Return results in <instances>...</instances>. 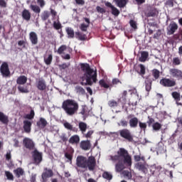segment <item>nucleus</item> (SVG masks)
<instances>
[{
  "label": "nucleus",
  "mask_w": 182,
  "mask_h": 182,
  "mask_svg": "<svg viewBox=\"0 0 182 182\" xmlns=\"http://www.w3.org/2000/svg\"><path fill=\"white\" fill-rule=\"evenodd\" d=\"M159 83L164 87H174V86L176 85V82L174 80L166 77L161 79Z\"/></svg>",
  "instance_id": "obj_6"
},
{
  "label": "nucleus",
  "mask_w": 182,
  "mask_h": 182,
  "mask_svg": "<svg viewBox=\"0 0 182 182\" xmlns=\"http://www.w3.org/2000/svg\"><path fill=\"white\" fill-rule=\"evenodd\" d=\"M156 15H157V9H151L147 14L149 18H150V16H156Z\"/></svg>",
  "instance_id": "obj_47"
},
{
  "label": "nucleus",
  "mask_w": 182,
  "mask_h": 182,
  "mask_svg": "<svg viewBox=\"0 0 182 182\" xmlns=\"http://www.w3.org/2000/svg\"><path fill=\"white\" fill-rule=\"evenodd\" d=\"M119 136L122 137V139H125L129 143H133L134 139H133V134L128 129H123L119 130Z\"/></svg>",
  "instance_id": "obj_4"
},
{
  "label": "nucleus",
  "mask_w": 182,
  "mask_h": 182,
  "mask_svg": "<svg viewBox=\"0 0 182 182\" xmlns=\"http://www.w3.org/2000/svg\"><path fill=\"white\" fill-rule=\"evenodd\" d=\"M119 8H124L127 5V0H114Z\"/></svg>",
  "instance_id": "obj_31"
},
{
  "label": "nucleus",
  "mask_w": 182,
  "mask_h": 182,
  "mask_svg": "<svg viewBox=\"0 0 182 182\" xmlns=\"http://www.w3.org/2000/svg\"><path fill=\"white\" fill-rule=\"evenodd\" d=\"M140 68V75H146V67L143 64L139 65Z\"/></svg>",
  "instance_id": "obj_57"
},
{
  "label": "nucleus",
  "mask_w": 182,
  "mask_h": 182,
  "mask_svg": "<svg viewBox=\"0 0 182 182\" xmlns=\"http://www.w3.org/2000/svg\"><path fill=\"white\" fill-rule=\"evenodd\" d=\"M17 89L18 92H20V93H29V90H28V87H25L23 85H18Z\"/></svg>",
  "instance_id": "obj_39"
},
{
  "label": "nucleus",
  "mask_w": 182,
  "mask_h": 182,
  "mask_svg": "<svg viewBox=\"0 0 182 182\" xmlns=\"http://www.w3.org/2000/svg\"><path fill=\"white\" fill-rule=\"evenodd\" d=\"M108 105L109 106V107H117L118 104L117 102L114 100H110L108 102Z\"/></svg>",
  "instance_id": "obj_53"
},
{
  "label": "nucleus",
  "mask_w": 182,
  "mask_h": 182,
  "mask_svg": "<svg viewBox=\"0 0 182 182\" xmlns=\"http://www.w3.org/2000/svg\"><path fill=\"white\" fill-rule=\"evenodd\" d=\"M7 4L5 0H0V8H6Z\"/></svg>",
  "instance_id": "obj_64"
},
{
  "label": "nucleus",
  "mask_w": 182,
  "mask_h": 182,
  "mask_svg": "<svg viewBox=\"0 0 182 182\" xmlns=\"http://www.w3.org/2000/svg\"><path fill=\"white\" fill-rule=\"evenodd\" d=\"M105 6L111 9L112 14L114 15V16H118L120 15V11H119V9H117V8H116L114 6H113L112 4V3L107 1L105 3Z\"/></svg>",
  "instance_id": "obj_15"
},
{
  "label": "nucleus",
  "mask_w": 182,
  "mask_h": 182,
  "mask_svg": "<svg viewBox=\"0 0 182 182\" xmlns=\"http://www.w3.org/2000/svg\"><path fill=\"white\" fill-rule=\"evenodd\" d=\"M53 28L57 31H59V29H61L62 24L60 23V21H59V18H58V22L53 21Z\"/></svg>",
  "instance_id": "obj_46"
},
{
  "label": "nucleus",
  "mask_w": 182,
  "mask_h": 182,
  "mask_svg": "<svg viewBox=\"0 0 182 182\" xmlns=\"http://www.w3.org/2000/svg\"><path fill=\"white\" fill-rule=\"evenodd\" d=\"M99 85L101 87H104V89H109L110 86H112V84H107L105 79H102L99 81Z\"/></svg>",
  "instance_id": "obj_33"
},
{
  "label": "nucleus",
  "mask_w": 182,
  "mask_h": 182,
  "mask_svg": "<svg viewBox=\"0 0 182 182\" xmlns=\"http://www.w3.org/2000/svg\"><path fill=\"white\" fill-rule=\"evenodd\" d=\"M109 157L111 161L115 163V171L117 173H122L125 168H130L133 164L132 155L124 148H119L117 154L111 155Z\"/></svg>",
  "instance_id": "obj_1"
},
{
  "label": "nucleus",
  "mask_w": 182,
  "mask_h": 182,
  "mask_svg": "<svg viewBox=\"0 0 182 182\" xmlns=\"http://www.w3.org/2000/svg\"><path fill=\"white\" fill-rule=\"evenodd\" d=\"M152 128L155 132H159L161 129V124L159 122H155L152 124Z\"/></svg>",
  "instance_id": "obj_44"
},
{
  "label": "nucleus",
  "mask_w": 182,
  "mask_h": 182,
  "mask_svg": "<svg viewBox=\"0 0 182 182\" xmlns=\"http://www.w3.org/2000/svg\"><path fill=\"white\" fill-rule=\"evenodd\" d=\"M21 16L23 19H24V21H31V12L29 11V10H27L26 9H25L22 11Z\"/></svg>",
  "instance_id": "obj_26"
},
{
  "label": "nucleus",
  "mask_w": 182,
  "mask_h": 182,
  "mask_svg": "<svg viewBox=\"0 0 182 182\" xmlns=\"http://www.w3.org/2000/svg\"><path fill=\"white\" fill-rule=\"evenodd\" d=\"M29 39L32 43V45H38V34L34 31H31L29 33Z\"/></svg>",
  "instance_id": "obj_21"
},
{
  "label": "nucleus",
  "mask_w": 182,
  "mask_h": 182,
  "mask_svg": "<svg viewBox=\"0 0 182 182\" xmlns=\"http://www.w3.org/2000/svg\"><path fill=\"white\" fill-rule=\"evenodd\" d=\"M0 73L3 77H11V70L8 63L4 62L0 66Z\"/></svg>",
  "instance_id": "obj_5"
},
{
  "label": "nucleus",
  "mask_w": 182,
  "mask_h": 182,
  "mask_svg": "<svg viewBox=\"0 0 182 182\" xmlns=\"http://www.w3.org/2000/svg\"><path fill=\"white\" fill-rule=\"evenodd\" d=\"M147 58H149V52L143 51L141 53V58H139V61L140 62H146V60H147Z\"/></svg>",
  "instance_id": "obj_34"
},
{
  "label": "nucleus",
  "mask_w": 182,
  "mask_h": 182,
  "mask_svg": "<svg viewBox=\"0 0 182 182\" xmlns=\"http://www.w3.org/2000/svg\"><path fill=\"white\" fill-rule=\"evenodd\" d=\"M32 156H33L34 164H36V166H39L41 163H42V161L43 160L42 153L39 152L38 149H36L33 151Z\"/></svg>",
  "instance_id": "obj_7"
},
{
  "label": "nucleus",
  "mask_w": 182,
  "mask_h": 182,
  "mask_svg": "<svg viewBox=\"0 0 182 182\" xmlns=\"http://www.w3.org/2000/svg\"><path fill=\"white\" fill-rule=\"evenodd\" d=\"M0 122L3 123V124H8V123H9L8 116L5 115L2 112H0Z\"/></svg>",
  "instance_id": "obj_28"
},
{
  "label": "nucleus",
  "mask_w": 182,
  "mask_h": 182,
  "mask_svg": "<svg viewBox=\"0 0 182 182\" xmlns=\"http://www.w3.org/2000/svg\"><path fill=\"white\" fill-rule=\"evenodd\" d=\"M52 60H53V55L52 53L44 55V63L47 66L52 65Z\"/></svg>",
  "instance_id": "obj_27"
},
{
  "label": "nucleus",
  "mask_w": 182,
  "mask_h": 182,
  "mask_svg": "<svg viewBox=\"0 0 182 182\" xmlns=\"http://www.w3.org/2000/svg\"><path fill=\"white\" fill-rule=\"evenodd\" d=\"M88 27H89V25L82 23L80 26V31H82V32H87Z\"/></svg>",
  "instance_id": "obj_52"
},
{
  "label": "nucleus",
  "mask_w": 182,
  "mask_h": 182,
  "mask_svg": "<svg viewBox=\"0 0 182 182\" xmlns=\"http://www.w3.org/2000/svg\"><path fill=\"white\" fill-rule=\"evenodd\" d=\"M112 85H122V81L117 78H114L112 80Z\"/></svg>",
  "instance_id": "obj_63"
},
{
  "label": "nucleus",
  "mask_w": 182,
  "mask_h": 182,
  "mask_svg": "<svg viewBox=\"0 0 182 182\" xmlns=\"http://www.w3.org/2000/svg\"><path fill=\"white\" fill-rule=\"evenodd\" d=\"M69 143L70 144H79L80 143V137L79 135H73L70 139H69Z\"/></svg>",
  "instance_id": "obj_23"
},
{
  "label": "nucleus",
  "mask_w": 182,
  "mask_h": 182,
  "mask_svg": "<svg viewBox=\"0 0 182 182\" xmlns=\"http://www.w3.org/2000/svg\"><path fill=\"white\" fill-rule=\"evenodd\" d=\"M87 112V107L86 105H82V109L80 112V114L85 116V114H86Z\"/></svg>",
  "instance_id": "obj_55"
},
{
  "label": "nucleus",
  "mask_w": 182,
  "mask_h": 182,
  "mask_svg": "<svg viewBox=\"0 0 182 182\" xmlns=\"http://www.w3.org/2000/svg\"><path fill=\"white\" fill-rule=\"evenodd\" d=\"M129 25L131 27H132L133 29L137 28V23L134 20H130L129 21Z\"/></svg>",
  "instance_id": "obj_56"
},
{
  "label": "nucleus",
  "mask_w": 182,
  "mask_h": 182,
  "mask_svg": "<svg viewBox=\"0 0 182 182\" xmlns=\"http://www.w3.org/2000/svg\"><path fill=\"white\" fill-rule=\"evenodd\" d=\"M23 118L28 120H33L35 118V110L31 109L30 113L24 115Z\"/></svg>",
  "instance_id": "obj_32"
},
{
  "label": "nucleus",
  "mask_w": 182,
  "mask_h": 182,
  "mask_svg": "<svg viewBox=\"0 0 182 182\" xmlns=\"http://www.w3.org/2000/svg\"><path fill=\"white\" fill-rule=\"evenodd\" d=\"M169 73L173 77L182 78V71L177 68H171L169 70Z\"/></svg>",
  "instance_id": "obj_16"
},
{
  "label": "nucleus",
  "mask_w": 182,
  "mask_h": 182,
  "mask_svg": "<svg viewBox=\"0 0 182 182\" xmlns=\"http://www.w3.org/2000/svg\"><path fill=\"white\" fill-rule=\"evenodd\" d=\"M129 124L131 129H136L139 124V118L138 117H132L129 121Z\"/></svg>",
  "instance_id": "obj_22"
},
{
  "label": "nucleus",
  "mask_w": 182,
  "mask_h": 182,
  "mask_svg": "<svg viewBox=\"0 0 182 182\" xmlns=\"http://www.w3.org/2000/svg\"><path fill=\"white\" fill-rule=\"evenodd\" d=\"M123 174H124V176L127 177L129 180H131L132 177H133V176L132 175V173H130L129 171H124Z\"/></svg>",
  "instance_id": "obj_54"
},
{
  "label": "nucleus",
  "mask_w": 182,
  "mask_h": 182,
  "mask_svg": "<svg viewBox=\"0 0 182 182\" xmlns=\"http://www.w3.org/2000/svg\"><path fill=\"white\" fill-rule=\"evenodd\" d=\"M154 82V78H151L150 76H148L145 79V89L146 92H150L151 90V85Z\"/></svg>",
  "instance_id": "obj_18"
},
{
  "label": "nucleus",
  "mask_w": 182,
  "mask_h": 182,
  "mask_svg": "<svg viewBox=\"0 0 182 182\" xmlns=\"http://www.w3.org/2000/svg\"><path fill=\"white\" fill-rule=\"evenodd\" d=\"M49 16H50V13L48 11H44L41 14V19L42 21H48Z\"/></svg>",
  "instance_id": "obj_40"
},
{
  "label": "nucleus",
  "mask_w": 182,
  "mask_h": 182,
  "mask_svg": "<svg viewBox=\"0 0 182 182\" xmlns=\"http://www.w3.org/2000/svg\"><path fill=\"white\" fill-rule=\"evenodd\" d=\"M63 126L65 129H67V130H71L73 132L75 131V129H73V126L72 124H70V123L66 122L63 123Z\"/></svg>",
  "instance_id": "obj_49"
},
{
  "label": "nucleus",
  "mask_w": 182,
  "mask_h": 182,
  "mask_svg": "<svg viewBox=\"0 0 182 182\" xmlns=\"http://www.w3.org/2000/svg\"><path fill=\"white\" fill-rule=\"evenodd\" d=\"M102 178L105 180H108L109 181H110V180L113 178V175H112V173H110L109 172L104 171V173H102Z\"/></svg>",
  "instance_id": "obj_38"
},
{
  "label": "nucleus",
  "mask_w": 182,
  "mask_h": 182,
  "mask_svg": "<svg viewBox=\"0 0 182 182\" xmlns=\"http://www.w3.org/2000/svg\"><path fill=\"white\" fill-rule=\"evenodd\" d=\"M96 9H97V11L99 13V14H106V10L102 7H100V6H97L96 7Z\"/></svg>",
  "instance_id": "obj_60"
},
{
  "label": "nucleus",
  "mask_w": 182,
  "mask_h": 182,
  "mask_svg": "<svg viewBox=\"0 0 182 182\" xmlns=\"http://www.w3.org/2000/svg\"><path fill=\"white\" fill-rule=\"evenodd\" d=\"M87 158L83 156H78L76 159V166L80 168H86Z\"/></svg>",
  "instance_id": "obj_9"
},
{
  "label": "nucleus",
  "mask_w": 182,
  "mask_h": 182,
  "mask_svg": "<svg viewBox=\"0 0 182 182\" xmlns=\"http://www.w3.org/2000/svg\"><path fill=\"white\" fill-rule=\"evenodd\" d=\"M36 87L38 90L43 92L47 87L46 81L45 80V79H38V80L36 82Z\"/></svg>",
  "instance_id": "obj_14"
},
{
  "label": "nucleus",
  "mask_w": 182,
  "mask_h": 182,
  "mask_svg": "<svg viewBox=\"0 0 182 182\" xmlns=\"http://www.w3.org/2000/svg\"><path fill=\"white\" fill-rule=\"evenodd\" d=\"M79 129L82 132V133H85L86 129H87V124L83 122L79 123Z\"/></svg>",
  "instance_id": "obj_42"
},
{
  "label": "nucleus",
  "mask_w": 182,
  "mask_h": 182,
  "mask_svg": "<svg viewBox=\"0 0 182 182\" xmlns=\"http://www.w3.org/2000/svg\"><path fill=\"white\" fill-rule=\"evenodd\" d=\"M75 38H77L80 41H86V38H87V36L83 33L77 31L75 32Z\"/></svg>",
  "instance_id": "obj_30"
},
{
  "label": "nucleus",
  "mask_w": 182,
  "mask_h": 182,
  "mask_svg": "<svg viewBox=\"0 0 182 182\" xmlns=\"http://www.w3.org/2000/svg\"><path fill=\"white\" fill-rule=\"evenodd\" d=\"M28 82V77L25 75L19 76L16 80L17 85H23Z\"/></svg>",
  "instance_id": "obj_24"
},
{
  "label": "nucleus",
  "mask_w": 182,
  "mask_h": 182,
  "mask_svg": "<svg viewBox=\"0 0 182 182\" xmlns=\"http://www.w3.org/2000/svg\"><path fill=\"white\" fill-rule=\"evenodd\" d=\"M171 96L176 101V105H178V106H182V103L178 102H180V100H181V97L180 96V93H178L177 92H173L171 93Z\"/></svg>",
  "instance_id": "obj_25"
},
{
  "label": "nucleus",
  "mask_w": 182,
  "mask_h": 182,
  "mask_svg": "<svg viewBox=\"0 0 182 182\" xmlns=\"http://www.w3.org/2000/svg\"><path fill=\"white\" fill-rule=\"evenodd\" d=\"M136 168L139 171L144 173V174H147L149 173V169L147 168V164L144 162H137L135 165Z\"/></svg>",
  "instance_id": "obj_11"
},
{
  "label": "nucleus",
  "mask_w": 182,
  "mask_h": 182,
  "mask_svg": "<svg viewBox=\"0 0 182 182\" xmlns=\"http://www.w3.org/2000/svg\"><path fill=\"white\" fill-rule=\"evenodd\" d=\"M65 31L67 34L68 35V38H75V31H73V28L68 27L65 29Z\"/></svg>",
  "instance_id": "obj_36"
},
{
  "label": "nucleus",
  "mask_w": 182,
  "mask_h": 182,
  "mask_svg": "<svg viewBox=\"0 0 182 182\" xmlns=\"http://www.w3.org/2000/svg\"><path fill=\"white\" fill-rule=\"evenodd\" d=\"M65 159H68V161L69 163H72V160L73 159V155L72 154L66 152L65 154Z\"/></svg>",
  "instance_id": "obj_50"
},
{
  "label": "nucleus",
  "mask_w": 182,
  "mask_h": 182,
  "mask_svg": "<svg viewBox=\"0 0 182 182\" xmlns=\"http://www.w3.org/2000/svg\"><path fill=\"white\" fill-rule=\"evenodd\" d=\"M23 146L28 150H33L35 149V143L29 138H24L23 140Z\"/></svg>",
  "instance_id": "obj_12"
},
{
  "label": "nucleus",
  "mask_w": 182,
  "mask_h": 182,
  "mask_svg": "<svg viewBox=\"0 0 182 182\" xmlns=\"http://www.w3.org/2000/svg\"><path fill=\"white\" fill-rule=\"evenodd\" d=\"M29 8L35 14H41V7H39V6L31 4Z\"/></svg>",
  "instance_id": "obj_35"
},
{
  "label": "nucleus",
  "mask_w": 182,
  "mask_h": 182,
  "mask_svg": "<svg viewBox=\"0 0 182 182\" xmlns=\"http://www.w3.org/2000/svg\"><path fill=\"white\" fill-rule=\"evenodd\" d=\"M38 129H45L48 126V121L43 117H41L36 123Z\"/></svg>",
  "instance_id": "obj_20"
},
{
  "label": "nucleus",
  "mask_w": 182,
  "mask_h": 182,
  "mask_svg": "<svg viewBox=\"0 0 182 182\" xmlns=\"http://www.w3.org/2000/svg\"><path fill=\"white\" fill-rule=\"evenodd\" d=\"M50 12L53 19H55V18H56V16L58 15V12L52 8L50 9Z\"/></svg>",
  "instance_id": "obj_59"
},
{
  "label": "nucleus",
  "mask_w": 182,
  "mask_h": 182,
  "mask_svg": "<svg viewBox=\"0 0 182 182\" xmlns=\"http://www.w3.org/2000/svg\"><path fill=\"white\" fill-rule=\"evenodd\" d=\"M37 4L41 8H43V6L46 5V2L45 1V0H37Z\"/></svg>",
  "instance_id": "obj_61"
},
{
  "label": "nucleus",
  "mask_w": 182,
  "mask_h": 182,
  "mask_svg": "<svg viewBox=\"0 0 182 182\" xmlns=\"http://www.w3.org/2000/svg\"><path fill=\"white\" fill-rule=\"evenodd\" d=\"M120 126L122 127H127V126H129V122H127L126 119H121Z\"/></svg>",
  "instance_id": "obj_58"
},
{
  "label": "nucleus",
  "mask_w": 182,
  "mask_h": 182,
  "mask_svg": "<svg viewBox=\"0 0 182 182\" xmlns=\"http://www.w3.org/2000/svg\"><path fill=\"white\" fill-rule=\"evenodd\" d=\"M80 147L82 150L87 151L90 150L92 144H90V140L81 141L80 143Z\"/></svg>",
  "instance_id": "obj_17"
},
{
  "label": "nucleus",
  "mask_w": 182,
  "mask_h": 182,
  "mask_svg": "<svg viewBox=\"0 0 182 182\" xmlns=\"http://www.w3.org/2000/svg\"><path fill=\"white\" fill-rule=\"evenodd\" d=\"M45 171L42 173L41 177L43 182L48 181V178L53 177V171L48 169V168H44Z\"/></svg>",
  "instance_id": "obj_13"
},
{
  "label": "nucleus",
  "mask_w": 182,
  "mask_h": 182,
  "mask_svg": "<svg viewBox=\"0 0 182 182\" xmlns=\"http://www.w3.org/2000/svg\"><path fill=\"white\" fill-rule=\"evenodd\" d=\"M23 128L25 133H30L31 130H32V122L29 120H24L23 122Z\"/></svg>",
  "instance_id": "obj_19"
},
{
  "label": "nucleus",
  "mask_w": 182,
  "mask_h": 182,
  "mask_svg": "<svg viewBox=\"0 0 182 182\" xmlns=\"http://www.w3.org/2000/svg\"><path fill=\"white\" fill-rule=\"evenodd\" d=\"M70 66V63H64L58 65L59 69H60V70H65V69H68V68H69Z\"/></svg>",
  "instance_id": "obj_51"
},
{
  "label": "nucleus",
  "mask_w": 182,
  "mask_h": 182,
  "mask_svg": "<svg viewBox=\"0 0 182 182\" xmlns=\"http://www.w3.org/2000/svg\"><path fill=\"white\" fill-rule=\"evenodd\" d=\"M172 63L173 66H178V65H181V61L178 57H176L173 58Z\"/></svg>",
  "instance_id": "obj_48"
},
{
  "label": "nucleus",
  "mask_w": 182,
  "mask_h": 182,
  "mask_svg": "<svg viewBox=\"0 0 182 182\" xmlns=\"http://www.w3.org/2000/svg\"><path fill=\"white\" fill-rule=\"evenodd\" d=\"M5 176L7 178V180H9L10 181H14V174L11 173L9 171H5Z\"/></svg>",
  "instance_id": "obj_45"
},
{
  "label": "nucleus",
  "mask_w": 182,
  "mask_h": 182,
  "mask_svg": "<svg viewBox=\"0 0 182 182\" xmlns=\"http://www.w3.org/2000/svg\"><path fill=\"white\" fill-rule=\"evenodd\" d=\"M80 69L83 72V75L81 77L82 80L86 82L85 86H92L93 83H97V70H93L90 68V65L87 63H80Z\"/></svg>",
  "instance_id": "obj_2"
},
{
  "label": "nucleus",
  "mask_w": 182,
  "mask_h": 182,
  "mask_svg": "<svg viewBox=\"0 0 182 182\" xmlns=\"http://www.w3.org/2000/svg\"><path fill=\"white\" fill-rule=\"evenodd\" d=\"M152 73V76L154 77V80H157L159 77H160V70L157 69H154L151 71Z\"/></svg>",
  "instance_id": "obj_37"
},
{
  "label": "nucleus",
  "mask_w": 182,
  "mask_h": 182,
  "mask_svg": "<svg viewBox=\"0 0 182 182\" xmlns=\"http://www.w3.org/2000/svg\"><path fill=\"white\" fill-rule=\"evenodd\" d=\"M178 29V24L177 23L172 21L166 28L167 35H174L176 31Z\"/></svg>",
  "instance_id": "obj_10"
},
{
  "label": "nucleus",
  "mask_w": 182,
  "mask_h": 182,
  "mask_svg": "<svg viewBox=\"0 0 182 182\" xmlns=\"http://www.w3.org/2000/svg\"><path fill=\"white\" fill-rule=\"evenodd\" d=\"M14 173L15 174L17 178H19L21 176H23V174L25 173V171L22 168L19 167L14 170Z\"/></svg>",
  "instance_id": "obj_29"
},
{
  "label": "nucleus",
  "mask_w": 182,
  "mask_h": 182,
  "mask_svg": "<svg viewBox=\"0 0 182 182\" xmlns=\"http://www.w3.org/2000/svg\"><path fill=\"white\" fill-rule=\"evenodd\" d=\"M148 121L146 122L149 127H151V124L152 123H154V119H153L151 117L149 116L148 117Z\"/></svg>",
  "instance_id": "obj_62"
},
{
  "label": "nucleus",
  "mask_w": 182,
  "mask_h": 182,
  "mask_svg": "<svg viewBox=\"0 0 182 182\" xmlns=\"http://www.w3.org/2000/svg\"><path fill=\"white\" fill-rule=\"evenodd\" d=\"M62 109L68 116H75L79 110V103L75 100L68 99L63 101Z\"/></svg>",
  "instance_id": "obj_3"
},
{
  "label": "nucleus",
  "mask_w": 182,
  "mask_h": 182,
  "mask_svg": "<svg viewBox=\"0 0 182 182\" xmlns=\"http://www.w3.org/2000/svg\"><path fill=\"white\" fill-rule=\"evenodd\" d=\"M86 168H88L90 171H94L96 168V159L95 156H89L87 159Z\"/></svg>",
  "instance_id": "obj_8"
},
{
  "label": "nucleus",
  "mask_w": 182,
  "mask_h": 182,
  "mask_svg": "<svg viewBox=\"0 0 182 182\" xmlns=\"http://www.w3.org/2000/svg\"><path fill=\"white\" fill-rule=\"evenodd\" d=\"M66 49H68V47H66V46L65 45H62L61 46L59 47V48L58 49L57 52L58 53V55H63L64 51L66 50Z\"/></svg>",
  "instance_id": "obj_43"
},
{
  "label": "nucleus",
  "mask_w": 182,
  "mask_h": 182,
  "mask_svg": "<svg viewBox=\"0 0 182 182\" xmlns=\"http://www.w3.org/2000/svg\"><path fill=\"white\" fill-rule=\"evenodd\" d=\"M75 92L76 93H78V95H85L86 93V91L85 90V89L79 85H77L75 87Z\"/></svg>",
  "instance_id": "obj_41"
}]
</instances>
